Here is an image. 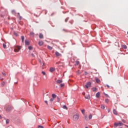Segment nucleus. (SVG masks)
I'll return each mask as SVG.
<instances>
[{"label": "nucleus", "instance_id": "7c9ffc66", "mask_svg": "<svg viewBox=\"0 0 128 128\" xmlns=\"http://www.w3.org/2000/svg\"><path fill=\"white\" fill-rule=\"evenodd\" d=\"M38 128H44V126H41V125H38Z\"/></svg>", "mask_w": 128, "mask_h": 128}, {"label": "nucleus", "instance_id": "412c9836", "mask_svg": "<svg viewBox=\"0 0 128 128\" xmlns=\"http://www.w3.org/2000/svg\"><path fill=\"white\" fill-rule=\"evenodd\" d=\"M52 98H56V94H52Z\"/></svg>", "mask_w": 128, "mask_h": 128}, {"label": "nucleus", "instance_id": "7ed1b4c3", "mask_svg": "<svg viewBox=\"0 0 128 128\" xmlns=\"http://www.w3.org/2000/svg\"><path fill=\"white\" fill-rule=\"evenodd\" d=\"M21 48L22 47L20 46H16V47H15L14 50L16 52H18L20 50Z\"/></svg>", "mask_w": 128, "mask_h": 128}, {"label": "nucleus", "instance_id": "e2e57ef3", "mask_svg": "<svg viewBox=\"0 0 128 128\" xmlns=\"http://www.w3.org/2000/svg\"><path fill=\"white\" fill-rule=\"evenodd\" d=\"M86 128H88V127L86 126Z\"/></svg>", "mask_w": 128, "mask_h": 128}, {"label": "nucleus", "instance_id": "20e7f679", "mask_svg": "<svg viewBox=\"0 0 128 128\" xmlns=\"http://www.w3.org/2000/svg\"><path fill=\"white\" fill-rule=\"evenodd\" d=\"M74 120H78L80 118V116L78 114L74 115L73 116Z\"/></svg>", "mask_w": 128, "mask_h": 128}, {"label": "nucleus", "instance_id": "e433bc0d", "mask_svg": "<svg viewBox=\"0 0 128 128\" xmlns=\"http://www.w3.org/2000/svg\"><path fill=\"white\" fill-rule=\"evenodd\" d=\"M69 18H66L65 19V22H68V20Z\"/></svg>", "mask_w": 128, "mask_h": 128}, {"label": "nucleus", "instance_id": "393cba45", "mask_svg": "<svg viewBox=\"0 0 128 128\" xmlns=\"http://www.w3.org/2000/svg\"><path fill=\"white\" fill-rule=\"evenodd\" d=\"M57 102H60V98L58 96L57 97Z\"/></svg>", "mask_w": 128, "mask_h": 128}, {"label": "nucleus", "instance_id": "72a5a7b5", "mask_svg": "<svg viewBox=\"0 0 128 128\" xmlns=\"http://www.w3.org/2000/svg\"><path fill=\"white\" fill-rule=\"evenodd\" d=\"M0 16L4 18V15L2 13H0Z\"/></svg>", "mask_w": 128, "mask_h": 128}, {"label": "nucleus", "instance_id": "37998d69", "mask_svg": "<svg viewBox=\"0 0 128 128\" xmlns=\"http://www.w3.org/2000/svg\"><path fill=\"white\" fill-rule=\"evenodd\" d=\"M54 98H52L50 100V102H52V101L54 100Z\"/></svg>", "mask_w": 128, "mask_h": 128}, {"label": "nucleus", "instance_id": "5701e85b", "mask_svg": "<svg viewBox=\"0 0 128 128\" xmlns=\"http://www.w3.org/2000/svg\"><path fill=\"white\" fill-rule=\"evenodd\" d=\"M30 36H34V32H30Z\"/></svg>", "mask_w": 128, "mask_h": 128}, {"label": "nucleus", "instance_id": "aec40b11", "mask_svg": "<svg viewBox=\"0 0 128 128\" xmlns=\"http://www.w3.org/2000/svg\"><path fill=\"white\" fill-rule=\"evenodd\" d=\"M48 49L50 50H52V47L50 46H48Z\"/></svg>", "mask_w": 128, "mask_h": 128}, {"label": "nucleus", "instance_id": "9b49d317", "mask_svg": "<svg viewBox=\"0 0 128 128\" xmlns=\"http://www.w3.org/2000/svg\"><path fill=\"white\" fill-rule=\"evenodd\" d=\"M39 38H44V34L42 33L39 34Z\"/></svg>", "mask_w": 128, "mask_h": 128}, {"label": "nucleus", "instance_id": "a211bd4d", "mask_svg": "<svg viewBox=\"0 0 128 128\" xmlns=\"http://www.w3.org/2000/svg\"><path fill=\"white\" fill-rule=\"evenodd\" d=\"M6 84V82L4 81L1 83V86L2 88Z\"/></svg>", "mask_w": 128, "mask_h": 128}, {"label": "nucleus", "instance_id": "f704fd0d", "mask_svg": "<svg viewBox=\"0 0 128 128\" xmlns=\"http://www.w3.org/2000/svg\"><path fill=\"white\" fill-rule=\"evenodd\" d=\"M85 98H86V100H90V96H85Z\"/></svg>", "mask_w": 128, "mask_h": 128}, {"label": "nucleus", "instance_id": "79ce46f5", "mask_svg": "<svg viewBox=\"0 0 128 128\" xmlns=\"http://www.w3.org/2000/svg\"><path fill=\"white\" fill-rule=\"evenodd\" d=\"M64 32H68V30H66V29H63Z\"/></svg>", "mask_w": 128, "mask_h": 128}, {"label": "nucleus", "instance_id": "680f3d73", "mask_svg": "<svg viewBox=\"0 0 128 128\" xmlns=\"http://www.w3.org/2000/svg\"><path fill=\"white\" fill-rule=\"evenodd\" d=\"M48 12L46 11V13Z\"/></svg>", "mask_w": 128, "mask_h": 128}, {"label": "nucleus", "instance_id": "9d476101", "mask_svg": "<svg viewBox=\"0 0 128 128\" xmlns=\"http://www.w3.org/2000/svg\"><path fill=\"white\" fill-rule=\"evenodd\" d=\"M56 84H62V80H58L56 81Z\"/></svg>", "mask_w": 128, "mask_h": 128}, {"label": "nucleus", "instance_id": "c03bdc74", "mask_svg": "<svg viewBox=\"0 0 128 128\" xmlns=\"http://www.w3.org/2000/svg\"><path fill=\"white\" fill-rule=\"evenodd\" d=\"M19 20H22V16H19Z\"/></svg>", "mask_w": 128, "mask_h": 128}, {"label": "nucleus", "instance_id": "6e6d98bb", "mask_svg": "<svg viewBox=\"0 0 128 128\" xmlns=\"http://www.w3.org/2000/svg\"><path fill=\"white\" fill-rule=\"evenodd\" d=\"M2 14H4V12H0V14H2Z\"/></svg>", "mask_w": 128, "mask_h": 128}, {"label": "nucleus", "instance_id": "a18cd8bd", "mask_svg": "<svg viewBox=\"0 0 128 128\" xmlns=\"http://www.w3.org/2000/svg\"><path fill=\"white\" fill-rule=\"evenodd\" d=\"M122 122H124V124H126V120H122Z\"/></svg>", "mask_w": 128, "mask_h": 128}, {"label": "nucleus", "instance_id": "052dcab7", "mask_svg": "<svg viewBox=\"0 0 128 128\" xmlns=\"http://www.w3.org/2000/svg\"><path fill=\"white\" fill-rule=\"evenodd\" d=\"M44 66V63L43 64V65H42V66Z\"/></svg>", "mask_w": 128, "mask_h": 128}, {"label": "nucleus", "instance_id": "49530a36", "mask_svg": "<svg viewBox=\"0 0 128 128\" xmlns=\"http://www.w3.org/2000/svg\"><path fill=\"white\" fill-rule=\"evenodd\" d=\"M84 118L85 120H88V116H84Z\"/></svg>", "mask_w": 128, "mask_h": 128}, {"label": "nucleus", "instance_id": "2f4dec72", "mask_svg": "<svg viewBox=\"0 0 128 128\" xmlns=\"http://www.w3.org/2000/svg\"><path fill=\"white\" fill-rule=\"evenodd\" d=\"M14 36H18V33L16 32H14Z\"/></svg>", "mask_w": 128, "mask_h": 128}, {"label": "nucleus", "instance_id": "f8f14e48", "mask_svg": "<svg viewBox=\"0 0 128 128\" xmlns=\"http://www.w3.org/2000/svg\"><path fill=\"white\" fill-rule=\"evenodd\" d=\"M113 114H116V116H118V112H116V109H114L113 110Z\"/></svg>", "mask_w": 128, "mask_h": 128}, {"label": "nucleus", "instance_id": "cd10ccee", "mask_svg": "<svg viewBox=\"0 0 128 128\" xmlns=\"http://www.w3.org/2000/svg\"><path fill=\"white\" fill-rule=\"evenodd\" d=\"M60 86V88H64V84H61Z\"/></svg>", "mask_w": 128, "mask_h": 128}, {"label": "nucleus", "instance_id": "4c0bfd02", "mask_svg": "<svg viewBox=\"0 0 128 128\" xmlns=\"http://www.w3.org/2000/svg\"><path fill=\"white\" fill-rule=\"evenodd\" d=\"M86 110H84V109H82L81 110V112H82V114H84V112Z\"/></svg>", "mask_w": 128, "mask_h": 128}, {"label": "nucleus", "instance_id": "bb28decb", "mask_svg": "<svg viewBox=\"0 0 128 128\" xmlns=\"http://www.w3.org/2000/svg\"><path fill=\"white\" fill-rule=\"evenodd\" d=\"M108 102H110L108 98H106L105 100V102H106V104H108Z\"/></svg>", "mask_w": 128, "mask_h": 128}, {"label": "nucleus", "instance_id": "2eb2a0df", "mask_svg": "<svg viewBox=\"0 0 128 128\" xmlns=\"http://www.w3.org/2000/svg\"><path fill=\"white\" fill-rule=\"evenodd\" d=\"M96 81L97 84H100V80L98 79V78H96Z\"/></svg>", "mask_w": 128, "mask_h": 128}, {"label": "nucleus", "instance_id": "09e8293b", "mask_svg": "<svg viewBox=\"0 0 128 128\" xmlns=\"http://www.w3.org/2000/svg\"><path fill=\"white\" fill-rule=\"evenodd\" d=\"M44 102H45V104H48V100H45V101H44Z\"/></svg>", "mask_w": 128, "mask_h": 128}, {"label": "nucleus", "instance_id": "69168bd1", "mask_svg": "<svg viewBox=\"0 0 128 128\" xmlns=\"http://www.w3.org/2000/svg\"><path fill=\"white\" fill-rule=\"evenodd\" d=\"M36 108H37L36 106Z\"/></svg>", "mask_w": 128, "mask_h": 128}, {"label": "nucleus", "instance_id": "1a4fd4ad", "mask_svg": "<svg viewBox=\"0 0 128 128\" xmlns=\"http://www.w3.org/2000/svg\"><path fill=\"white\" fill-rule=\"evenodd\" d=\"M38 44H39L40 46H43V44H44V42H42V40L38 42Z\"/></svg>", "mask_w": 128, "mask_h": 128}, {"label": "nucleus", "instance_id": "4be33fe9", "mask_svg": "<svg viewBox=\"0 0 128 128\" xmlns=\"http://www.w3.org/2000/svg\"><path fill=\"white\" fill-rule=\"evenodd\" d=\"M62 108L64 109V110H68V107L66 106V105H64L62 106Z\"/></svg>", "mask_w": 128, "mask_h": 128}, {"label": "nucleus", "instance_id": "338daca9", "mask_svg": "<svg viewBox=\"0 0 128 128\" xmlns=\"http://www.w3.org/2000/svg\"><path fill=\"white\" fill-rule=\"evenodd\" d=\"M102 118H104V116H103V117H102Z\"/></svg>", "mask_w": 128, "mask_h": 128}, {"label": "nucleus", "instance_id": "4468645a", "mask_svg": "<svg viewBox=\"0 0 128 128\" xmlns=\"http://www.w3.org/2000/svg\"><path fill=\"white\" fill-rule=\"evenodd\" d=\"M55 54L56 56H60V52H56Z\"/></svg>", "mask_w": 128, "mask_h": 128}, {"label": "nucleus", "instance_id": "de8ad7c7", "mask_svg": "<svg viewBox=\"0 0 128 128\" xmlns=\"http://www.w3.org/2000/svg\"><path fill=\"white\" fill-rule=\"evenodd\" d=\"M84 74H85V76H86V74H88V72H84Z\"/></svg>", "mask_w": 128, "mask_h": 128}, {"label": "nucleus", "instance_id": "f03ea898", "mask_svg": "<svg viewBox=\"0 0 128 128\" xmlns=\"http://www.w3.org/2000/svg\"><path fill=\"white\" fill-rule=\"evenodd\" d=\"M85 86L86 88H91L92 86V82H88L86 83V84L85 85Z\"/></svg>", "mask_w": 128, "mask_h": 128}, {"label": "nucleus", "instance_id": "423d86ee", "mask_svg": "<svg viewBox=\"0 0 128 128\" xmlns=\"http://www.w3.org/2000/svg\"><path fill=\"white\" fill-rule=\"evenodd\" d=\"M100 92H98L96 94V98H100Z\"/></svg>", "mask_w": 128, "mask_h": 128}, {"label": "nucleus", "instance_id": "a19ab883", "mask_svg": "<svg viewBox=\"0 0 128 128\" xmlns=\"http://www.w3.org/2000/svg\"><path fill=\"white\" fill-rule=\"evenodd\" d=\"M80 64V62L78 60L76 61V64Z\"/></svg>", "mask_w": 128, "mask_h": 128}, {"label": "nucleus", "instance_id": "bf43d9fd", "mask_svg": "<svg viewBox=\"0 0 128 128\" xmlns=\"http://www.w3.org/2000/svg\"><path fill=\"white\" fill-rule=\"evenodd\" d=\"M54 16V14H51V16Z\"/></svg>", "mask_w": 128, "mask_h": 128}, {"label": "nucleus", "instance_id": "8fccbe9b", "mask_svg": "<svg viewBox=\"0 0 128 128\" xmlns=\"http://www.w3.org/2000/svg\"><path fill=\"white\" fill-rule=\"evenodd\" d=\"M2 74H3V76H6V73L2 72Z\"/></svg>", "mask_w": 128, "mask_h": 128}, {"label": "nucleus", "instance_id": "0eeeda50", "mask_svg": "<svg viewBox=\"0 0 128 128\" xmlns=\"http://www.w3.org/2000/svg\"><path fill=\"white\" fill-rule=\"evenodd\" d=\"M30 41H28V40H25V44H26V46H30Z\"/></svg>", "mask_w": 128, "mask_h": 128}, {"label": "nucleus", "instance_id": "b1692460", "mask_svg": "<svg viewBox=\"0 0 128 128\" xmlns=\"http://www.w3.org/2000/svg\"><path fill=\"white\" fill-rule=\"evenodd\" d=\"M101 108H102V110H104V108H106V106H104V105H101Z\"/></svg>", "mask_w": 128, "mask_h": 128}, {"label": "nucleus", "instance_id": "58836bf2", "mask_svg": "<svg viewBox=\"0 0 128 128\" xmlns=\"http://www.w3.org/2000/svg\"><path fill=\"white\" fill-rule=\"evenodd\" d=\"M31 56L33 57V58H36V55H34V54H31Z\"/></svg>", "mask_w": 128, "mask_h": 128}, {"label": "nucleus", "instance_id": "774afa93", "mask_svg": "<svg viewBox=\"0 0 128 128\" xmlns=\"http://www.w3.org/2000/svg\"><path fill=\"white\" fill-rule=\"evenodd\" d=\"M94 70H96V69H94Z\"/></svg>", "mask_w": 128, "mask_h": 128}, {"label": "nucleus", "instance_id": "5fc2aeb1", "mask_svg": "<svg viewBox=\"0 0 128 128\" xmlns=\"http://www.w3.org/2000/svg\"><path fill=\"white\" fill-rule=\"evenodd\" d=\"M108 112H110V109H108Z\"/></svg>", "mask_w": 128, "mask_h": 128}, {"label": "nucleus", "instance_id": "0e129e2a", "mask_svg": "<svg viewBox=\"0 0 128 128\" xmlns=\"http://www.w3.org/2000/svg\"><path fill=\"white\" fill-rule=\"evenodd\" d=\"M15 84H18V82H16Z\"/></svg>", "mask_w": 128, "mask_h": 128}, {"label": "nucleus", "instance_id": "39448f33", "mask_svg": "<svg viewBox=\"0 0 128 128\" xmlns=\"http://www.w3.org/2000/svg\"><path fill=\"white\" fill-rule=\"evenodd\" d=\"M12 109V106H8L6 110V112H10Z\"/></svg>", "mask_w": 128, "mask_h": 128}, {"label": "nucleus", "instance_id": "ea45409f", "mask_svg": "<svg viewBox=\"0 0 128 128\" xmlns=\"http://www.w3.org/2000/svg\"><path fill=\"white\" fill-rule=\"evenodd\" d=\"M12 14H16V10H12Z\"/></svg>", "mask_w": 128, "mask_h": 128}, {"label": "nucleus", "instance_id": "6ab92c4d", "mask_svg": "<svg viewBox=\"0 0 128 128\" xmlns=\"http://www.w3.org/2000/svg\"><path fill=\"white\" fill-rule=\"evenodd\" d=\"M92 90L94 91V92H96V90H98V88H92Z\"/></svg>", "mask_w": 128, "mask_h": 128}, {"label": "nucleus", "instance_id": "6e6552de", "mask_svg": "<svg viewBox=\"0 0 128 128\" xmlns=\"http://www.w3.org/2000/svg\"><path fill=\"white\" fill-rule=\"evenodd\" d=\"M50 72H54V70H56V68H50Z\"/></svg>", "mask_w": 128, "mask_h": 128}, {"label": "nucleus", "instance_id": "864d4df0", "mask_svg": "<svg viewBox=\"0 0 128 128\" xmlns=\"http://www.w3.org/2000/svg\"><path fill=\"white\" fill-rule=\"evenodd\" d=\"M18 16H20V12H18Z\"/></svg>", "mask_w": 128, "mask_h": 128}, {"label": "nucleus", "instance_id": "3c124183", "mask_svg": "<svg viewBox=\"0 0 128 128\" xmlns=\"http://www.w3.org/2000/svg\"><path fill=\"white\" fill-rule=\"evenodd\" d=\"M34 16H36V18H38V15H36V14H34Z\"/></svg>", "mask_w": 128, "mask_h": 128}, {"label": "nucleus", "instance_id": "ddd939ff", "mask_svg": "<svg viewBox=\"0 0 128 128\" xmlns=\"http://www.w3.org/2000/svg\"><path fill=\"white\" fill-rule=\"evenodd\" d=\"M122 47L124 48V50H126V48H128V46H126V45L123 44L122 46Z\"/></svg>", "mask_w": 128, "mask_h": 128}, {"label": "nucleus", "instance_id": "13d9d810", "mask_svg": "<svg viewBox=\"0 0 128 128\" xmlns=\"http://www.w3.org/2000/svg\"><path fill=\"white\" fill-rule=\"evenodd\" d=\"M125 126H126L127 128H128V125H126Z\"/></svg>", "mask_w": 128, "mask_h": 128}, {"label": "nucleus", "instance_id": "4d7b16f0", "mask_svg": "<svg viewBox=\"0 0 128 128\" xmlns=\"http://www.w3.org/2000/svg\"><path fill=\"white\" fill-rule=\"evenodd\" d=\"M2 115H0V118H2Z\"/></svg>", "mask_w": 128, "mask_h": 128}, {"label": "nucleus", "instance_id": "c756f323", "mask_svg": "<svg viewBox=\"0 0 128 128\" xmlns=\"http://www.w3.org/2000/svg\"><path fill=\"white\" fill-rule=\"evenodd\" d=\"M92 114H90L89 116V120H92Z\"/></svg>", "mask_w": 128, "mask_h": 128}, {"label": "nucleus", "instance_id": "473e14b6", "mask_svg": "<svg viewBox=\"0 0 128 128\" xmlns=\"http://www.w3.org/2000/svg\"><path fill=\"white\" fill-rule=\"evenodd\" d=\"M104 94L106 96V98H110V96L104 92Z\"/></svg>", "mask_w": 128, "mask_h": 128}, {"label": "nucleus", "instance_id": "603ef678", "mask_svg": "<svg viewBox=\"0 0 128 128\" xmlns=\"http://www.w3.org/2000/svg\"><path fill=\"white\" fill-rule=\"evenodd\" d=\"M106 86L108 87V88H110L108 84H106Z\"/></svg>", "mask_w": 128, "mask_h": 128}, {"label": "nucleus", "instance_id": "f3484780", "mask_svg": "<svg viewBox=\"0 0 128 128\" xmlns=\"http://www.w3.org/2000/svg\"><path fill=\"white\" fill-rule=\"evenodd\" d=\"M21 40H22V42H24V36H21Z\"/></svg>", "mask_w": 128, "mask_h": 128}, {"label": "nucleus", "instance_id": "f257e3e1", "mask_svg": "<svg viewBox=\"0 0 128 128\" xmlns=\"http://www.w3.org/2000/svg\"><path fill=\"white\" fill-rule=\"evenodd\" d=\"M124 126V124H122V122H115L114 124V128H116L117 126Z\"/></svg>", "mask_w": 128, "mask_h": 128}, {"label": "nucleus", "instance_id": "c9c22d12", "mask_svg": "<svg viewBox=\"0 0 128 128\" xmlns=\"http://www.w3.org/2000/svg\"><path fill=\"white\" fill-rule=\"evenodd\" d=\"M42 74L43 76H46V72L44 71H42Z\"/></svg>", "mask_w": 128, "mask_h": 128}, {"label": "nucleus", "instance_id": "a878e982", "mask_svg": "<svg viewBox=\"0 0 128 128\" xmlns=\"http://www.w3.org/2000/svg\"><path fill=\"white\" fill-rule=\"evenodd\" d=\"M6 124H9V122H10V120L7 119V120H6Z\"/></svg>", "mask_w": 128, "mask_h": 128}, {"label": "nucleus", "instance_id": "dca6fc26", "mask_svg": "<svg viewBox=\"0 0 128 128\" xmlns=\"http://www.w3.org/2000/svg\"><path fill=\"white\" fill-rule=\"evenodd\" d=\"M28 49L29 50H34V47H32V46H28Z\"/></svg>", "mask_w": 128, "mask_h": 128}, {"label": "nucleus", "instance_id": "c85d7f7f", "mask_svg": "<svg viewBox=\"0 0 128 128\" xmlns=\"http://www.w3.org/2000/svg\"><path fill=\"white\" fill-rule=\"evenodd\" d=\"M3 48H6V44H3Z\"/></svg>", "mask_w": 128, "mask_h": 128}]
</instances>
